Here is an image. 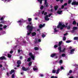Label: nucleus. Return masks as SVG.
<instances>
[{"mask_svg": "<svg viewBox=\"0 0 78 78\" xmlns=\"http://www.w3.org/2000/svg\"><path fill=\"white\" fill-rule=\"evenodd\" d=\"M47 14V12H45L44 13V16H46Z\"/></svg>", "mask_w": 78, "mask_h": 78, "instance_id": "nucleus-55", "label": "nucleus"}, {"mask_svg": "<svg viewBox=\"0 0 78 78\" xmlns=\"http://www.w3.org/2000/svg\"><path fill=\"white\" fill-rule=\"evenodd\" d=\"M51 78H58L57 76H51Z\"/></svg>", "mask_w": 78, "mask_h": 78, "instance_id": "nucleus-31", "label": "nucleus"}, {"mask_svg": "<svg viewBox=\"0 0 78 78\" xmlns=\"http://www.w3.org/2000/svg\"><path fill=\"white\" fill-rule=\"evenodd\" d=\"M61 70H63V69H64V67H63V66H61Z\"/></svg>", "mask_w": 78, "mask_h": 78, "instance_id": "nucleus-51", "label": "nucleus"}, {"mask_svg": "<svg viewBox=\"0 0 78 78\" xmlns=\"http://www.w3.org/2000/svg\"><path fill=\"white\" fill-rule=\"evenodd\" d=\"M67 27V26H66L65 25L62 24V23H58V25L57 26V28H60V30H62L63 28H66Z\"/></svg>", "mask_w": 78, "mask_h": 78, "instance_id": "nucleus-2", "label": "nucleus"}, {"mask_svg": "<svg viewBox=\"0 0 78 78\" xmlns=\"http://www.w3.org/2000/svg\"><path fill=\"white\" fill-rule=\"evenodd\" d=\"M50 6L51 7V8H53V6H52V4Z\"/></svg>", "mask_w": 78, "mask_h": 78, "instance_id": "nucleus-59", "label": "nucleus"}, {"mask_svg": "<svg viewBox=\"0 0 78 78\" xmlns=\"http://www.w3.org/2000/svg\"><path fill=\"white\" fill-rule=\"evenodd\" d=\"M59 63H60V64H62V60H60Z\"/></svg>", "mask_w": 78, "mask_h": 78, "instance_id": "nucleus-42", "label": "nucleus"}, {"mask_svg": "<svg viewBox=\"0 0 78 78\" xmlns=\"http://www.w3.org/2000/svg\"><path fill=\"white\" fill-rule=\"evenodd\" d=\"M60 2L61 3H62V2H63V1H64V0H60Z\"/></svg>", "mask_w": 78, "mask_h": 78, "instance_id": "nucleus-47", "label": "nucleus"}, {"mask_svg": "<svg viewBox=\"0 0 78 78\" xmlns=\"http://www.w3.org/2000/svg\"><path fill=\"white\" fill-rule=\"evenodd\" d=\"M73 25H76V21L75 20L73 22Z\"/></svg>", "mask_w": 78, "mask_h": 78, "instance_id": "nucleus-23", "label": "nucleus"}, {"mask_svg": "<svg viewBox=\"0 0 78 78\" xmlns=\"http://www.w3.org/2000/svg\"><path fill=\"white\" fill-rule=\"evenodd\" d=\"M58 5H56L55 6H54V9L55 10V11H56V10H57V9H58Z\"/></svg>", "mask_w": 78, "mask_h": 78, "instance_id": "nucleus-14", "label": "nucleus"}, {"mask_svg": "<svg viewBox=\"0 0 78 78\" xmlns=\"http://www.w3.org/2000/svg\"><path fill=\"white\" fill-rule=\"evenodd\" d=\"M68 34L67 33H66L64 34V36H66V35H67Z\"/></svg>", "mask_w": 78, "mask_h": 78, "instance_id": "nucleus-53", "label": "nucleus"}, {"mask_svg": "<svg viewBox=\"0 0 78 78\" xmlns=\"http://www.w3.org/2000/svg\"><path fill=\"white\" fill-rule=\"evenodd\" d=\"M72 1V0H69L68 1V4H70L71 3V2Z\"/></svg>", "mask_w": 78, "mask_h": 78, "instance_id": "nucleus-27", "label": "nucleus"}, {"mask_svg": "<svg viewBox=\"0 0 78 78\" xmlns=\"http://www.w3.org/2000/svg\"><path fill=\"white\" fill-rule=\"evenodd\" d=\"M66 50V48H64L62 51V52H64Z\"/></svg>", "mask_w": 78, "mask_h": 78, "instance_id": "nucleus-45", "label": "nucleus"}, {"mask_svg": "<svg viewBox=\"0 0 78 78\" xmlns=\"http://www.w3.org/2000/svg\"><path fill=\"white\" fill-rule=\"evenodd\" d=\"M64 6H67V3H65L64 5Z\"/></svg>", "mask_w": 78, "mask_h": 78, "instance_id": "nucleus-50", "label": "nucleus"}, {"mask_svg": "<svg viewBox=\"0 0 78 78\" xmlns=\"http://www.w3.org/2000/svg\"><path fill=\"white\" fill-rule=\"evenodd\" d=\"M67 29H68V30H70V26H69L67 27Z\"/></svg>", "mask_w": 78, "mask_h": 78, "instance_id": "nucleus-37", "label": "nucleus"}, {"mask_svg": "<svg viewBox=\"0 0 78 78\" xmlns=\"http://www.w3.org/2000/svg\"><path fill=\"white\" fill-rule=\"evenodd\" d=\"M58 50L59 51V52L60 53H61V52H62V50H61V47L59 46V47L58 48Z\"/></svg>", "mask_w": 78, "mask_h": 78, "instance_id": "nucleus-13", "label": "nucleus"}, {"mask_svg": "<svg viewBox=\"0 0 78 78\" xmlns=\"http://www.w3.org/2000/svg\"><path fill=\"white\" fill-rule=\"evenodd\" d=\"M38 41L39 42H41V40L40 39H39L38 40Z\"/></svg>", "mask_w": 78, "mask_h": 78, "instance_id": "nucleus-60", "label": "nucleus"}, {"mask_svg": "<svg viewBox=\"0 0 78 78\" xmlns=\"http://www.w3.org/2000/svg\"><path fill=\"white\" fill-rule=\"evenodd\" d=\"M6 27H7V26L6 25H4L3 27V28H4V29H6Z\"/></svg>", "mask_w": 78, "mask_h": 78, "instance_id": "nucleus-39", "label": "nucleus"}, {"mask_svg": "<svg viewBox=\"0 0 78 78\" xmlns=\"http://www.w3.org/2000/svg\"><path fill=\"white\" fill-rule=\"evenodd\" d=\"M17 23H19L20 25H22V21H21L20 20H19L17 21Z\"/></svg>", "mask_w": 78, "mask_h": 78, "instance_id": "nucleus-11", "label": "nucleus"}, {"mask_svg": "<svg viewBox=\"0 0 78 78\" xmlns=\"http://www.w3.org/2000/svg\"><path fill=\"white\" fill-rule=\"evenodd\" d=\"M32 36H34L36 35V33L35 32H34L31 34Z\"/></svg>", "mask_w": 78, "mask_h": 78, "instance_id": "nucleus-12", "label": "nucleus"}, {"mask_svg": "<svg viewBox=\"0 0 78 78\" xmlns=\"http://www.w3.org/2000/svg\"><path fill=\"white\" fill-rule=\"evenodd\" d=\"M40 9H41V10L43 9H44V6L43 5H42L41 7H40Z\"/></svg>", "mask_w": 78, "mask_h": 78, "instance_id": "nucleus-34", "label": "nucleus"}, {"mask_svg": "<svg viewBox=\"0 0 78 78\" xmlns=\"http://www.w3.org/2000/svg\"><path fill=\"white\" fill-rule=\"evenodd\" d=\"M18 65L17 66V67H20V64H18Z\"/></svg>", "mask_w": 78, "mask_h": 78, "instance_id": "nucleus-52", "label": "nucleus"}, {"mask_svg": "<svg viewBox=\"0 0 78 78\" xmlns=\"http://www.w3.org/2000/svg\"><path fill=\"white\" fill-rule=\"evenodd\" d=\"M12 53H13V51H10V53L11 54H12Z\"/></svg>", "mask_w": 78, "mask_h": 78, "instance_id": "nucleus-57", "label": "nucleus"}, {"mask_svg": "<svg viewBox=\"0 0 78 78\" xmlns=\"http://www.w3.org/2000/svg\"><path fill=\"white\" fill-rule=\"evenodd\" d=\"M74 40H76L77 41L78 40V37H74L73 38Z\"/></svg>", "mask_w": 78, "mask_h": 78, "instance_id": "nucleus-19", "label": "nucleus"}, {"mask_svg": "<svg viewBox=\"0 0 78 78\" xmlns=\"http://www.w3.org/2000/svg\"><path fill=\"white\" fill-rule=\"evenodd\" d=\"M3 20H4V17H1L0 19V20H1V21Z\"/></svg>", "mask_w": 78, "mask_h": 78, "instance_id": "nucleus-35", "label": "nucleus"}, {"mask_svg": "<svg viewBox=\"0 0 78 78\" xmlns=\"http://www.w3.org/2000/svg\"><path fill=\"white\" fill-rule=\"evenodd\" d=\"M11 71L13 73H14L15 72V70L14 69H12L11 70Z\"/></svg>", "mask_w": 78, "mask_h": 78, "instance_id": "nucleus-44", "label": "nucleus"}, {"mask_svg": "<svg viewBox=\"0 0 78 78\" xmlns=\"http://www.w3.org/2000/svg\"><path fill=\"white\" fill-rule=\"evenodd\" d=\"M66 43H70V42H71V41L70 40H68L66 41Z\"/></svg>", "mask_w": 78, "mask_h": 78, "instance_id": "nucleus-33", "label": "nucleus"}, {"mask_svg": "<svg viewBox=\"0 0 78 78\" xmlns=\"http://www.w3.org/2000/svg\"><path fill=\"white\" fill-rule=\"evenodd\" d=\"M29 56H30L31 58H32L33 60H34V55H33L32 53L31 52L29 53Z\"/></svg>", "mask_w": 78, "mask_h": 78, "instance_id": "nucleus-4", "label": "nucleus"}, {"mask_svg": "<svg viewBox=\"0 0 78 78\" xmlns=\"http://www.w3.org/2000/svg\"><path fill=\"white\" fill-rule=\"evenodd\" d=\"M8 58H11V55H10V54H8Z\"/></svg>", "mask_w": 78, "mask_h": 78, "instance_id": "nucleus-30", "label": "nucleus"}, {"mask_svg": "<svg viewBox=\"0 0 78 78\" xmlns=\"http://www.w3.org/2000/svg\"><path fill=\"white\" fill-rule=\"evenodd\" d=\"M45 26V24H43V25L42 24H40L39 25V27L40 28H42V27H44Z\"/></svg>", "mask_w": 78, "mask_h": 78, "instance_id": "nucleus-7", "label": "nucleus"}, {"mask_svg": "<svg viewBox=\"0 0 78 78\" xmlns=\"http://www.w3.org/2000/svg\"><path fill=\"white\" fill-rule=\"evenodd\" d=\"M44 12H45V11L44 10L43 11H42L41 12L42 14H44Z\"/></svg>", "mask_w": 78, "mask_h": 78, "instance_id": "nucleus-46", "label": "nucleus"}, {"mask_svg": "<svg viewBox=\"0 0 78 78\" xmlns=\"http://www.w3.org/2000/svg\"><path fill=\"white\" fill-rule=\"evenodd\" d=\"M63 40V41H66V37H64Z\"/></svg>", "mask_w": 78, "mask_h": 78, "instance_id": "nucleus-38", "label": "nucleus"}, {"mask_svg": "<svg viewBox=\"0 0 78 78\" xmlns=\"http://www.w3.org/2000/svg\"><path fill=\"white\" fill-rule=\"evenodd\" d=\"M64 5H62V9H64Z\"/></svg>", "mask_w": 78, "mask_h": 78, "instance_id": "nucleus-48", "label": "nucleus"}, {"mask_svg": "<svg viewBox=\"0 0 78 78\" xmlns=\"http://www.w3.org/2000/svg\"><path fill=\"white\" fill-rule=\"evenodd\" d=\"M71 5L74 6H75V5L77 6L78 5V2H76V1H73Z\"/></svg>", "mask_w": 78, "mask_h": 78, "instance_id": "nucleus-5", "label": "nucleus"}, {"mask_svg": "<svg viewBox=\"0 0 78 78\" xmlns=\"http://www.w3.org/2000/svg\"><path fill=\"white\" fill-rule=\"evenodd\" d=\"M18 52L19 53H20V50H18Z\"/></svg>", "mask_w": 78, "mask_h": 78, "instance_id": "nucleus-62", "label": "nucleus"}, {"mask_svg": "<svg viewBox=\"0 0 78 78\" xmlns=\"http://www.w3.org/2000/svg\"><path fill=\"white\" fill-rule=\"evenodd\" d=\"M62 11H58L57 12V13L58 14H61L62 13Z\"/></svg>", "mask_w": 78, "mask_h": 78, "instance_id": "nucleus-16", "label": "nucleus"}, {"mask_svg": "<svg viewBox=\"0 0 78 78\" xmlns=\"http://www.w3.org/2000/svg\"><path fill=\"white\" fill-rule=\"evenodd\" d=\"M78 29V27H73V29L74 30H76Z\"/></svg>", "mask_w": 78, "mask_h": 78, "instance_id": "nucleus-22", "label": "nucleus"}, {"mask_svg": "<svg viewBox=\"0 0 78 78\" xmlns=\"http://www.w3.org/2000/svg\"><path fill=\"white\" fill-rule=\"evenodd\" d=\"M20 59H22V56L20 57Z\"/></svg>", "mask_w": 78, "mask_h": 78, "instance_id": "nucleus-64", "label": "nucleus"}, {"mask_svg": "<svg viewBox=\"0 0 78 78\" xmlns=\"http://www.w3.org/2000/svg\"><path fill=\"white\" fill-rule=\"evenodd\" d=\"M58 47V45H57V44H55L54 46V47L55 48H57Z\"/></svg>", "mask_w": 78, "mask_h": 78, "instance_id": "nucleus-36", "label": "nucleus"}, {"mask_svg": "<svg viewBox=\"0 0 78 78\" xmlns=\"http://www.w3.org/2000/svg\"><path fill=\"white\" fill-rule=\"evenodd\" d=\"M12 72L11 71L10 72V73H9V74L10 75H12Z\"/></svg>", "mask_w": 78, "mask_h": 78, "instance_id": "nucleus-58", "label": "nucleus"}, {"mask_svg": "<svg viewBox=\"0 0 78 78\" xmlns=\"http://www.w3.org/2000/svg\"><path fill=\"white\" fill-rule=\"evenodd\" d=\"M40 76H41V77L44 76V75L42 74H40Z\"/></svg>", "mask_w": 78, "mask_h": 78, "instance_id": "nucleus-56", "label": "nucleus"}, {"mask_svg": "<svg viewBox=\"0 0 78 78\" xmlns=\"http://www.w3.org/2000/svg\"><path fill=\"white\" fill-rule=\"evenodd\" d=\"M48 15H46L45 16L44 19L45 20H46V21H47L48 20H50V19L48 18Z\"/></svg>", "mask_w": 78, "mask_h": 78, "instance_id": "nucleus-6", "label": "nucleus"}, {"mask_svg": "<svg viewBox=\"0 0 78 78\" xmlns=\"http://www.w3.org/2000/svg\"><path fill=\"white\" fill-rule=\"evenodd\" d=\"M14 77H15L14 74H13L12 76V78H14Z\"/></svg>", "mask_w": 78, "mask_h": 78, "instance_id": "nucleus-40", "label": "nucleus"}, {"mask_svg": "<svg viewBox=\"0 0 78 78\" xmlns=\"http://www.w3.org/2000/svg\"><path fill=\"white\" fill-rule=\"evenodd\" d=\"M52 73H56V70L53 69L52 71Z\"/></svg>", "mask_w": 78, "mask_h": 78, "instance_id": "nucleus-28", "label": "nucleus"}, {"mask_svg": "<svg viewBox=\"0 0 78 78\" xmlns=\"http://www.w3.org/2000/svg\"><path fill=\"white\" fill-rule=\"evenodd\" d=\"M34 42L35 44H36V43H37V40H36L35 41H34Z\"/></svg>", "mask_w": 78, "mask_h": 78, "instance_id": "nucleus-43", "label": "nucleus"}, {"mask_svg": "<svg viewBox=\"0 0 78 78\" xmlns=\"http://www.w3.org/2000/svg\"><path fill=\"white\" fill-rule=\"evenodd\" d=\"M72 70H70L69 71V73H72Z\"/></svg>", "mask_w": 78, "mask_h": 78, "instance_id": "nucleus-54", "label": "nucleus"}, {"mask_svg": "<svg viewBox=\"0 0 78 78\" xmlns=\"http://www.w3.org/2000/svg\"><path fill=\"white\" fill-rule=\"evenodd\" d=\"M33 69L34 71H36V70H38V68H37V67H36V68L34 67L33 68Z\"/></svg>", "mask_w": 78, "mask_h": 78, "instance_id": "nucleus-21", "label": "nucleus"}, {"mask_svg": "<svg viewBox=\"0 0 78 78\" xmlns=\"http://www.w3.org/2000/svg\"><path fill=\"white\" fill-rule=\"evenodd\" d=\"M34 29V27L33 26H30V25H28L27 27V29L28 30L29 32L27 34V35L29 36L30 34H31V32Z\"/></svg>", "mask_w": 78, "mask_h": 78, "instance_id": "nucleus-1", "label": "nucleus"}, {"mask_svg": "<svg viewBox=\"0 0 78 78\" xmlns=\"http://www.w3.org/2000/svg\"><path fill=\"white\" fill-rule=\"evenodd\" d=\"M7 76H9V73H8V72L7 73Z\"/></svg>", "mask_w": 78, "mask_h": 78, "instance_id": "nucleus-61", "label": "nucleus"}, {"mask_svg": "<svg viewBox=\"0 0 78 78\" xmlns=\"http://www.w3.org/2000/svg\"><path fill=\"white\" fill-rule=\"evenodd\" d=\"M75 50L74 49H71L70 50V54H72L73 53H74V51H75Z\"/></svg>", "mask_w": 78, "mask_h": 78, "instance_id": "nucleus-9", "label": "nucleus"}, {"mask_svg": "<svg viewBox=\"0 0 78 78\" xmlns=\"http://www.w3.org/2000/svg\"><path fill=\"white\" fill-rule=\"evenodd\" d=\"M22 70H23V71H27V70H30V69L29 67H27V68H26L25 67H22Z\"/></svg>", "mask_w": 78, "mask_h": 78, "instance_id": "nucleus-3", "label": "nucleus"}, {"mask_svg": "<svg viewBox=\"0 0 78 78\" xmlns=\"http://www.w3.org/2000/svg\"><path fill=\"white\" fill-rule=\"evenodd\" d=\"M31 64H32V62H30L28 64L29 66H31Z\"/></svg>", "mask_w": 78, "mask_h": 78, "instance_id": "nucleus-24", "label": "nucleus"}, {"mask_svg": "<svg viewBox=\"0 0 78 78\" xmlns=\"http://www.w3.org/2000/svg\"><path fill=\"white\" fill-rule=\"evenodd\" d=\"M52 15V13H50V14H49V15L48 16V17H50V16H51Z\"/></svg>", "mask_w": 78, "mask_h": 78, "instance_id": "nucleus-49", "label": "nucleus"}, {"mask_svg": "<svg viewBox=\"0 0 78 78\" xmlns=\"http://www.w3.org/2000/svg\"><path fill=\"white\" fill-rule=\"evenodd\" d=\"M28 20L29 22H31V20H32V19H31V18H28Z\"/></svg>", "mask_w": 78, "mask_h": 78, "instance_id": "nucleus-32", "label": "nucleus"}, {"mask_svg": "<svg viewBox=\"0 0 78 78\" xmlns=\"http://www.w3.org/2000/svg\"><path fill=\"white\" fill-rule=\"evenodd\" d=\"M56 55V53H53L51 55V58H54L55 56Z\"/></svg>", "mask_w": 78, "mask_h": 78, "instance_id": "nucleus-10", "label": "nucleus"}, {"mask_svg": "<svg viewBox=\"0 0 78 78\" xmlns=\"http://www.w3.org/2000/svg\"><path fill=\"white\" fill-rule=\"evenodd\" d=\"M66 54H62V57H65L66 56Z\"/></svg>", "mask_w": 78, "mask_h": 78, "instance_id": "nucleus-29", "label": "nucleus"}, {"mask_svg": "<svg viewBox=\"0 0 78 78\" xmlns=\"http://www.w3.org/2000/svg\"><path fill=\"white\" fill-rule=\"evenodd\" d=\"M59 70H60V69L59 68H58V69L56 71V73L57 74H58L59 73Z\"/></svg>", "mask_w": 78, "mask_h": 78, "instance_id": "nucleus-15", "label": "nucleus"}, {"mask_svg": "<svg viewBox=\"0 0 78 78\" xmlns=\"http://www.w3.org/2000/svg\"><path fill=\"white\" fill-rule=\"evenodd\" d=\"M6 58L4 56L0 57V60H6Z\"/></svg>", "mask_w": 78, "mask_h": 78, "instance_id": "nucleus-8", "label": "nucleus"}, {"mask_svg": "<svg viewBox=\"0 0 78 78\" xmlns=\"http://www.w3.org/2000/svg\"><path fill=\"white\" fill-rule=\"evenodd\" d=\"M42 37H45V34H43L42 35Z\"/></svg>", "mask_w": 78, "mask_h": 78, "instance_id": "nucleus-41", "label": "nucleus"}, {"mask_svg": "<svg viewBox=\"0 0 78 78\" xmlns=\"http://www.w3.org/2000/svg\"><path fill=\"white\" fill-rule=\"evenodd\" d=\"M21 61H20V60H18L17 61V63L18 64H21Z\"/></svg>", "mask_w": 78, "mask_h": 78, "instance_id": "nucleus-18", "label": "nucleus"}, {"mask_svg": "<svg viewBox=\"0 0 78 78\" xmlns=\"http://www.w3.org/2000/svg\"><path fill=\"white\" fill-rule=\"evenodd\" d=\"M31 58H28L27 60V62H30L31 61Z\"/></svg>", "mask_w": 78, "mask_h": 78, "instance_id": "nucleus-20", "label": "nucleus"}, {"mask_svg": "<svg viewBox=\"0 0 78 78\" xmlns=\"http://www.w3.org/2000/svg\"><path fill=\"white\" fill-rule=\"evenodd\" d=\"M54 33H56V32H58V30H56V28H55L54 29Z\"/></svg>", "mask_w": 78, "mask_h": 78, "instance_id": "nucleus-25", "label": "nucleus"}, {"mask_svg": "<svg viewBox=\"0 0 78 78\" xmlns=\"http://www.w3.org/2000/svg\"><path fill=\"white\" fill-rule=\"evenodd\" d=\"M62 41L59 42L58 43V46H61V44H62Z\"/></svg>", "mask_w": 78, "mask_h": 78, "instance_id": "nucleus-17", "label": "nucleus"}, {"mask_svg": "<svg viewBox=\"0 0 78 78\" xmlns=\"http://www.w3.org/2000/svg\"><path fill=\"white\" fill-rule=\"evenodd\" d=\"M3 30V28L2 27H0V31H2Z\"/></svg>", "mask_w": 78, "mask_h": 78, "instance_id": "nucleus-63", "label": "nucleus"}, {"mask_svg": "<svg viewBox=\"0 0 78 78\" xmlns=\"http://www.w3.org/2000/svg\"><path fill=\"white\" fill-rule=\"evenodd\" d=\"M34 49L35 50H39V48L37 47H35L34 48Z\"/></svg>", "mask_w": 78, "mask_h": 78, "instance_id": "nucleus-26", "label": "nucleus"}]
</instances>
